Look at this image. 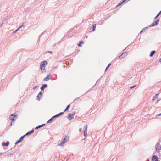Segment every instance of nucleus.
Segmentation results:
<instances>
[{
	"mask_svg": "<svg viewBox=\"0 0 161 161\" xmlns=\"http://www.w3.org/2000/svg\"><path fill=\"white\" fill-rule=\"evenodd\" d=\"M69 137L68 136H65L64 137L62 141L60 142L59 144V146H62L66 142H68L69 141Z\"/></svg>",
	"mask_w": 161,
	"mask_h": 161,
	"instance_id": "f257e3e1",
	"label": "nucleus"
},
{
	"mask_svg": "<svg viewBox=\"0 0 161 161\" xmlns=\"http://www.w3.org/2000/svg\"><path fill=\"white\" fill-rule=\"evenodd\" d=\"M161 150V146H160V144L159 142L157 143L156 145V150L157 151L158 150Z\"/></svg>",
	"mask_w": 161,
	"mask_h": 161,
	"instance_id": "f03ea898",
	"label": "nucleus"
},
{
	"mask_svg": "<svg viewBox=\"0 0 161 161\" xmlns=\"http://www.w3.org/2000/svg\"><path fill=\"white\" fill-rule=\"evenodd\" d=\"M159 21V20L158 19H157L156 20V21L154 22L153 23H152L151 25H150L149 26L150 27H151L152 26H154L156 25H157Z\"/></svg>",
	"mask_w": 161,
	"mask_h": 161,
	"instance_id": "7ed1b4c3",
	"label": "nucleus"
},
{
	"mask_svg": "<svg viewBox=\"0 0 161 161\" xmlns=\"http://www.w3.org/2000/svg\"><path fill=\"white\" fill-rule=\"evenodd\" d=\"M51 77L52 76L50 74L48 75L43 79V80L44 81H48L50 80V79H51Z\"/></svg>",
	"mask_w": 161,
	"mask_h": 161,
	"instance_id": "20e7f679",
	"label": "nucleus"
},
{
	"mask_svg": "<svg viewBox=\"0 0 161 161\" xmlns=\"http://www.w3.org/2000/svg\"><path fill=\"white\" fill-rule=\"evenodd\" d=\"M25 137V136L23 135V136H21L19 140H17V142L15 143V145L20 142L22 141L23 140V139Z\"/></svg>",
	"mask_w": 161,
	"mask_h": 161,
	"instance_id": "39448f33",
	"label": "nucleus"
},
{
	"mask_svg": "<svg viewBox=\"0 0 161 161\" xmlns=\"http://www.w3.org/2000/svg\"><path fill=\"white\" fill-rule=\"evenodd\" d=\"M47 62L46 61H44L41 62L40 64V67H42L43 68H45V66L44 65L47 64Z\"/></svg>",
	"mask_w": 161,
	"mask_h": 161,
	"instance_id": "423d86ee",
	"label": "nucleus"
},
{
	"mask_svg": "<svg viewBox=\"0 0 161 161\" xmlns=\"http://www.w3.org/2000/svg\"><path fill=\"white\" fill-rule=\"evenodd\" d=\"M127 54V52H125L124 53H122L120 56H119V59L123 58L125 57L126 55Z\"/></svg>",
	"mask_w": 161,
	"mask_h": 161,
	"instance_id": "0eeeda50",
	"label": "nucleus"
},
{
	"mask_svg": "<svg viewBox=\"0 0 161 161\" xmlns=\"http://www.w3.org/2000/svg\"><path fill=\"white\" fill-rule=\"evenodd\" d=\"M152 159L153 161H158V160L157 156L155 155H154L152 156Z\"/></svg>",
	"mask_w": 161,
	"mask_h": 161,
	"instance_id": "6e6552de",
	"label": "nucleus"
},
{
	"mask_svg": "<svg viewBox=\"0 0 161 161\" xmlns=\"http://www.w3.org/2000/svg\"><path fill=\"white\" fill-rule=\"evenodd\" d=\"M15 117H16V116L14 115L13 114L11 115L9 117V119L10 120L12 121H14V118Z\"/></svg>",
	"mask_w": 161,
	"mask_h": 161,
	"instance_id": "1a4fd4ad",
	"label": "nucleus"
},
{
	"mask_svg": "<svg viewBox=\"0 0 161 161\" xmlns=\"http://www.w3.org/2000/svg\"><path fill=\"white\" fill-rule=\"evenodd\" d=\"M47 85L46 84H44L42 85V87H41V91L43 90L44 88L47 87Z\"/></svg>",
	"mask_w": 161,
	"mask_h": 161,
	"instance_id": "9d476101",
	"label": "nucleus"
},
{
	"mask_svg": "<svg viewBox=\"0 0 161 161\" xmlns=\"http://www.w3.org/2000/svg\"><path fill=\"white\" fill-rule=\"evenodd\" d=\"M9 144V141H7L6 142V143H5L4 142H3L2 143V145L3 146H8Z\"/></svg>",
	"mask_w": 161,
	"mask_h": 161,
	"instance_id": "9b49d317",
	"label": "nucleus"
},
{
	"mask_svg": "<svg viewBox=\"0 0 161 161\" xmlns=\"http://www.w3.org/2000/svg\"><path fill=\"white\" fill-rule=\"evenodd\" d=\"M73 117H72V115L71 114H69V116L68 117V119L69 120H71L73 119Z\"/></svg>",
	"mask_w": 161,
	"mask_h": 161,
	"instance_id": "f8f14e48",
	"label": "nucleus"
},
{
	"mask_svg": "<svg viewBox=\"0 0 161 161\" xmlns=\"http://www.w3.org/2000/svg\"><path fill=\"white\" fill-rule=\"evenodd\" d=\"M159 95V94L158 93L156 94L155 96H154L153 97L152 99V101H153V100H155L156 98H157Z\"/></svg>",
	"mask_w": 161,
	"mask_h": 161,
	"instance_id": "ddd939ff",
	"label": "nucleus"
},
{
	"mask_svg": "<svg viewBox=\"0 0 161 161\" xmlns=\"http://www.w3.org/2000/svg\"><path fill=\"white\" fill-rule=\"evenodd\" d=\"M156 52L154 50H153V51H151L150 53V57H152L153 55L155 54V53Z\"/></svg>",
	"mask_w": 161,
	"mask_h": 161,
	"instance_id": "4468645a",
	"label": "nucleus"
},
{
	"mask_svg": "<svg viewBox=\"0 0 161 161\" xmlns=\"http://www.w3.org/2000/svg\"><path fill=\"white\" fill-rule=\"evenodd\" d=\"M55 119V118L53 116L48 121H47V123H50V122L52 121Z\"/></svg>",
	"mask_w": 161,
	"mask_h": 161,
	"instance_id": "2eb2a0df",
	"label": "nucleus"
},
{
	"mask_svg": "<svg viewBox=\"0 0 161 161\" xmlns=\"http://www.w3.org/2000/svg\"><path fill=\"white\" fill-rule=\"evenodd\" d=\"M70 107V105L69 104L67 106L66 108L64 110V112H65L67 111L69 109Z\"/></svg>",
	"mask_w": 161,
	"mask_h": 161,
	"instance_id": "dca6fc26",
	"label": "nucleus"
},
{
	"mask_svg": "<svg viewBox=\"0 0 161 161\" xmlns=\"http://www.w3.org/2000/svg\"><path fill=\"white\" fill-rule=\"evenodd\" d=\"M87 130H85L84 131V136L86 137L84 139H85L86 138V137L87 136Z\"/></svg>",
	"mask_w": 161,
	"mask_h": 161,
	"instance_id": "f3484780",
	"label": "nucleus"
},
{
	"mask_svg": "<svg viewBox=\"0 0 161 161\" xmlns=\"http://www.w3.org/2000/svg\"><path fill=\"white\" fill-rule=\"evenodd\" d=\"M124 2V0H122L121 1L120 3L117 6V7L119 6L120 5H121L122 3H123Z\"/></svg>",
	"mask_w": 161,
	"mask_h": 161,
	"instance_id": "a211bd4d",
	"label": "nucleus"
},
{
	"mask_svg": "<svg viewBox=\"0 0 161 161\" xmlns=\"http://www.w3.org/2000/svg\"><path fill=\"white\" fill-rule=\"evenodd\" d=\"M161 14V11H160L159 13L157 14V15L154 18V19H156L157 17L159 16Z\"/></svg>",
	"mask_w": 161,
	"mask_h": 161,
	"instance_id": "6ab92c4d",
	"label": "nucleus"
},
{
	"mask_svg": "<svg viewBox=\"0 0 161 161\" xmlns=\"http://www.w3.org/2000/svg\"><path fill=\"white\" fill-rule=\"evenodd\" d=\"M96 24L93 25V28H92V31H93L95 30V28H96Z\"/></svg>",
	"mask_w": 161,
	"mask_h": 161,
	"instance_id": "aec40b11",
	"label": "nucleus"
},
{
	"mask_svg": "<svg viewBox=\"0 0 161 161\" xmlns=\"http://www.w3.org/2000/svg\"><path fill=\"white\" fill-rule=\"evenodd\" d=\"M83 42L82 41H80V43L78 44V46L79 47H81V43H83Z\"/></svg>",
	"mask_w": 161,
	"mask_h": 161,
	"instance_id": "412c9836",
	"label": "nucleus"
},
{
	"mask_svg": "<svg viewBox=\"0 0 161 161\" xmlns=\"http://www.w3.org/2000/svg\"><path fill=\"white\" fill-rule=\"evenodd\" d=\"M42 68H43L42 67H40L41 69L42 72L43 73L45 72L46 71H45V69H43Z\"/></svg>",
	"mask_w": 161,
	"mask_h": 161,
	"instance_id": "4be33fe9",
	"label": "nucleus"
},
{
	"mask_svg": "<svg viewBox=\"0 0 161 161\" xmlns=\"http://www.w3.org/2000/svg\"><path fill=\"white\" fill-rule=\"evenodd\" d=\"M31 134V133L29 131V132H27L24 135L25 136V137L26 136L29 135Z\"/></svg>",
	"mask_w": 161,
	"mask_h": 161,
	"instance_id": "5701e85b",
	"label": "nucleus"
},
{
	"mask_svg": "<svg viewBox=\"0 0 161 161\" xmlns=\"http://www.w3.org/2000/svg\"><path fill=\"white\" fill-rule=\"evenodd\" d=\"M84 128L85 129V130H87V125H85L84 126Z\"/></svg>",
	"mask_w": 161,
	"mask_h": 161,
	"instance_id": "b1692460",
	"label": "nucleus"
},
{
	"mask_svg": "<svg viewBox=\"0 0 161 161\" xmlns=\"http://www.w3.org/2000/svg\"><path fill=\"white\" fill-rule=\"evenodd\" d=\"M147 27H145V28H143L141 31L140 32V33H141L142 32H143L144 31H145L146 30V29H147Z\"/></svg>",
	"mask_w": 161,
	"mask_h": 161,
	"instance_id": "393cba45",
	"label": "nucleus"
},
{
	"mask_svg": "<svg viewBox=\"0 0 161 161\" xmlns=\"http://www.w3.org/2000/svg\"><path fill=\"white\" fill-rule=\"evenodd\" d=\"M37 98H38V100H40V98L42 97V96H40V95H39V94L37 96Z\"/></svg>",
	"mask_w": 161,
	"mask_h": 161,
	"instance_id": "a878e982",
	"label": "nucleus"
},
{
	"mask_svg": "<svg viewBox=\"0 0 161 161\" xmlns=\"http://www.w3.org/2000/svg\"><path fill=\"white\" fill-rule=\"evenodd\" d=\"M49 53L50 54H52V52L51 51H47L46 52V53Z\"/></svg>",
	"mask_w": 161,
	"mask_h": 161,
	"instance_id": "bb28decb",
	"label": "nucleus"
},
{
	"mask_svg": "<svg viewBox=\"0 0 161 161\" xmlns=\"http://www.w3.org/2000/svg\"><path fill=\"white\" fill-rule=\"evenodd\" d=\"M42 127V126L41 125H39L37 127H36L35 128V129H38L39 128H40Z\"/></svg>",
	"mask_w": 161,
	"mask_h": 161,
	"instance_id": "cd10ccee",
	"label": "nucleus"
},
{
	"mask_svg": "<svg viewBox=\"0 0 161 161\" xmlns=\"http://www.w3.org/2000/svg\"><path fill=\"white\" fill-rule=\"evenodd\" d=\"M64 112H61L59 113L58 114L59 116H60L62 115V114H64Z\"/></svg>",
	"mask_w": 161,
	"mask_h": 161,
	"instance_id": "c85d7f7f",
	"label": "nucleus"
},
{
	"mask_svg": "<svg viewBox=\"0 0 161 161\" xmlns=\"http://www.w3.org/2000/svg\"><path fill=\"white\" fill-rule=\"evenodd\" d=\"M19 28H18L17 30H16L15 31H14L13 32V34H14L16 32H17L19 30Z\"/></svg>",
	"mask_w": 161,
	"mask_h": 161,
	"instance_id": "c756f323",
	"label": "nucleus"
},
{
	"mask_svg": "<svg viewBox=\"0 0 161 161\" xmlns=\"http://www.w3.org/2000/svg\"><path fill=\"white\" fill-rule=\"evenodd\" d=\"M53 116L54 117V118L55 119L56 118L58 117H59V114H56V115H55V116Z\"/></svg>",
	"mask_w": 161,
	"mask_h": 161,
	"instance_id": "7c9ffc66",
	"label": "nucleus"
},
{
	"mask_svg": "<svg viewBox=\"0 0 161 161\" xmlns=\"http://www.w3.org/2000/svg\"><path fill=\"white\" fill-rule=\"evenodd\" d=\"M24 26V24H23L20 27H19L18 28L19 29L20 28H21L22 27Z\"/></svg>",
	"mask_w": 161,
	"mask_h": 161,
	"instance_id": "2f4dec72",
	"label": "nucleus"
},
{
	"mask_svg": "<svg viewBox=\"0 0 161 161\" xmlns=\"http://www.w3.org/2000/svg\"><path fill=\"white\" fill-rule=\"evenodd\" d=\"M39 95H40V96H42V92H40L39 93Z\"/></svg>",
	"mask_w": 161,
	"mask_h": 161,
	"instance_id": "473e14b6",
	"label": "nucleus"
},
{
	"mask_svg": "<svg viewBox=\"0 0 161 161\" xmlns=\"http://www.w3.org/2000/svg\"><path fill=\"white\" fill-rule=\"evenodd\" d=\"M34 131V130H32L31 131H30L31 134L33 133Z\"/></svg>",
	"mask_w": 161,
	"mask_h": 161,
	"instance_id": "72a5a7b5",
	"label": "nucleus"
},
{
	"mask_svg": "<svg viewBox=\"0 0 161 161\" xmlns=\"http://www.w3.org/2000/svg\"><path fill=\"white\" fill-rule=\"evenodd\" d=\"M109 66H108V65L107 66V67H106V69L105 70V71H106L108 69V68H109Z\"/></svg>",
	"mask_w": 161,
	"mask_h": 161,
	"instance_id": "f704fd0d",
	"label": "nucleus"
},
{
	"mask_svg": "<svg viewBox=\"0 0 161 161\" xmlns=\"http://www.w3.org/2000/svg\"><path fill=\"white\" fill-rule=\"evenodd\" d=\"M75 113H73V114H71L72 115V117H74V116L75 115Z\"/></svg>",
	"mask_w": 161,
	"mask_h": 161,
	"instance_id": "c9c22d12",
	"label": "nucleus"
},
{
	"mask_svg": "<svg viewBox=\"0 0 161 161\" xmlns=\"http://www.w3.org/2000/svg\"><path fill=\"white\" fill-rule=\"evenodd\" d=\"M45 124H42V125H41V126H42V127L43 126H44L45 125Z\"/></svg>",
	"mask_w": 161,
	"mask_h": 161,
	"instance_id": "e433bc0d",
	"label": "nucleus"
},
{
	"mask_svg": "<svg viewBox=\"0 0 161 161\" xmlns=\"http://www.w3.org/2000/svg\"><path fill=\"white\" fill-rule=\"evenodd\" d=\"M136 86V85H135L134 86H133V87H130V88L131 89H132V88H133L134 87Z\"/></svg>",
	"mask_w": 161,
	"mask_h": 161,
	"instance_id": "4c0bfd02",
	"label": "nucleus"
},
{
	"mask_svg": "<svg viewBox=\"0 0 161 161\" xmlns=\"http://www.w3.org/2000/svg\"><path fill=\"white\" fill-rule=\"evenodd\" d=\"M161 115V114H157V116H160V115Z\"/></svg>",
	"mask_w": 161,
	"mask_h": 161,
	"instance_id": "58836bf2",
	"label": "nucleus"
},
{
	"mask_svg": "<svg viewBox=\"0 0 161 161\" xmlns=\"http://www.w3.org/2000/svg\"><path fill=\"white\" fill-rule=\"evenodd\" d=\"M81 130H82V128H80V129H79V131L80 132V131H81Z\"/></svg>",
	"mask_w": 161,
	"mask_h": 161,
	"instance_id": "ea45409f",
	"label": "nucleus"
},
{
	"mask_svg": "<svg viewBox=\"0 0 161 161\" xmlns=\"http://www.w3.org/2000/svg\"><path fill=\"white\" fill-rule=\"evenodd\" d=\"M111 65V63H109V64H108V66H109H109H110V65Z\"/></svg>",
	"mask_w": 161,
	"mask_h": 161,
	"instance_id": "a19ab883",
	"label": "nucleus"
},
{
	"mask_svg": "<svg viewBox=\"0 0 161 161\" xmlns=\"http://www.w3.org/2000/svg\"><path fill=\"white\" fill-rule=\"evenodd\" d=\"M159 101V100H157V102H156V103H157Z\"/></svg>",
	"mask_w": 161,
	"mask_h": 161,
	"instance_id": "79ce46f5",
	"label": "nucleus"
},
{
	"mask_svg": "<svg viewBox=\"0 0 161 161\" xmlns=\"http://www.w3.org/2000/svg\"><path fill=\"white\" fill-rule=\"evenodd\" d=\"M159 62L161 63V58L159 60Z\"/></svg>",
	"mask_w": 161,
	"mask_h": 161,
	"instance_id": "37998d69",
	"label": "nucleus"
},
{
	"mask_svg": "<svg viewBox=\"0 0 161 161\" xmlns=\"http://www.w3.org/2000/svg\"><path fill=\"white\" fill-rule=\"evenodd\" d=\"M3 23H2L0 26H1V27L2 26V25H3Z\"/></svg>",
	"mask_w": 161,
	"mask_h": 161,
	"instance_id": "c03bdc74",
	"label": "nucleus"
},
{
	"mask_svg": "<svg viewBox=\"0 0 161 161\" xmlns=\"http://www.w3.org/2000/svg\"><path fill=\"white\" fill-rule=\"evenodd\" d=\"M12 125V122L11 123V125H10V126H11Z\"/></svg>",
	"mask_w": 161,
	"mask_h": 161,
	"instance_id": "a18cd8bd",
	"label": "nucleus"
},
{
	"mask_svg": "<svg viewBox=\"0 0 161 161\" xmlns=\"http://www.w3.org/2000/svg\"><path fill=\"white\" fill-rule=\"evenodd\" d=\"M35 88H36V87H34V89H35Z\"/></svg>",
	"mask_w": 161,
	"mask_h": 161,
	"instance_id": "49530a36",
	"label": "nucleus"
},
{
	"mask_svg": "<svg viewBox=\"0 0 161 161\" xmlns=\"http://www.w3.org/2000/svg\"><path fill=\"white\" fill-rule=\"evenodd\" d=\"M146 161H149V160H147Z\"/></svg>",
	"mask_w": 161,
	"mask_h": 161,
	"instance_id": "de8ad7c7",
	"label": "nucleus"
},
{
	"mask_svg": "<svg viewBox=\"0 0 161 161\" xmlns=\"http://www.w3.org/2000/svg\"><path fill=\"white\" fill-rule=\"evenodd\" d=\"M1 27V26H0V28Z\"/></svg>",
	"mask_w": 161,
	"mask_h": 161,
	"instance_id": "09e8293b",
	"label": "nucleus"
}]
</instances>
